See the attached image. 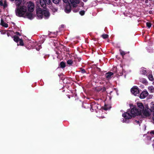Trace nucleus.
I'll use <instances>...</instances> for the list:
<instances>
[{
	"label": "nucleus",
	"instance_id": "obj_23",
	"mask_svg": "<svg viewBox=\"0 0 154 154\" xmlns=\"http://www.w3.org/2000/svg\"><path fill=\"white\" fill-rule=\"evenodd\" d=\"M146 25L149 28L151 27V24L149 22H147L146 23Z\"/></svg>",
	"mask_w": 154,
	"mask_h": 154
},
{
	"label": "nucleus",
	"instance_id": "obj_34",
	"mask_svg": "<svg viewBox=\"0 0 154 154\" xmlns=\"http://www.w3.org/2000/svg\"><path fill=\"white\" fill-rule=\"evenodd\" d=\"M81 5L82 6H83L84 5V3L82 2L81 3Z\"/></svg>",
	"mask_w": 154,
	"mask_h": 154
},
{
	"label": "nucleus",
	"instance_id": "obj_40",
	"mask_svg": "<svg viewBox=\"0 0 154 154\" xmlns=\"http://www.w3.org/2000/svg\"><path fill=\"white\" fill-rule=\"evenodd\" d=\"M84 71H85V70H83V72H84Z\"/></svg>",
	"mask_w": 154,
	"mask_h": 154
},
{
	"label": "nucleus",
	"instance_id": "obj_13",
	"mask_svg": "<svg viewBox=\"0 0 154 154\" xmlns=\"http://www.w3.org/2000/svg\"><path fill=\"white\" fill-rule=\"evenodd\" d=\"M1 24L5 27H7L8 26V24L5 22L2 19L1 20Z\"/></svg>",
	"mask_w": 154,
	"mask_h": 154
},
{
	"label": "nucleus",
	"instance_id": "obj_7",
	"mask_svg": "<svg viewBox=\"0 0 154 154\" xmlns=\"http://www.w3.org/2000/svg\"><path fill=\"white\" fill-rule=\"evenodd\" d=\"M137 105L139 109H138L139 111L141 112H142L143 111L145 110L146 108H148L147 107H146L144 108L143 104L141 103H137Z\"/></svg>",
	"mask_w": 154,
	"mask_h": 154
},
{
	"label": "nucleus",
	"instance_id": "obj_12",
	"mask_svg": "<svg viewBox=\"0 0 154 154\" xmlns=\"http://www.w3.org/2000/svg\"><path fill=\"white\" fill-rule=\"evenodd\" d=\"M113 73L112 72H109L106 73V77L108 79H110L112 75H113Z\"/></svg>",
	"mask_w": 154,
	"mask_h": 154
},
{
	"label": "nucleus",
	"instance_id": "obj_22",
	"mask_svg": "<svg viewBox=\"0 0 154 154\" xmlns=\"http://www.w3.org/2000/svg\"><path fill=\"white\" fill-rule=\"evenodd\" d=\"M102 38L104 39L106 38H108V35L107 34H103L102 35Z\"/></svg>",
	"mask_w": 154,
	"mask_h": 154
},
{
	"label": "nucleus",
	"instance_id": "obj_16",
	"mask_svg": "<svg viewBox=\"0 0 154 154\" xmlns=\"http://www.w3.org/2000/svg\"><path fill=\"white\" fill-rule=\"evenodd\" d=\"M148 90L151 92L153 93L154 92V88L152 86H150L148 87Z\"/></svg>",
	"mask_w": 154,
	"mask_h": 154
},
{
	"label": "nucleus",
	"instance_id": "obj_26",
	"mask_svg": "<svg viewBox=\"0 0 154 154\" xmlns=\"http://www.w3.org/2000/svg\"><path fill=\"white\" fill-rule=\"evenodd\" d=\"M120 53L122 55H124L125 54V52L123 51H120Z\"/></svg>",
	"mask_w": 154,
	"mask_h": 154
},
{
	"label": "nucleus",
	"instance_id": "obj_33",
	"mask_svg": "<svg viewBox=\"0 0 154 154\" xmlns=\"http://www.w3.org/2000/svg\"><path fill=\"white\" fill-rule=\"evenodd\" d=\"M153 117L152 118H153V120L154 121V112H153Z\"/></svg>",
	"mask_w": 154,
	"mask_h": 154
},
{
	"label": "nucleus",
	"instance_id": "obj_9",
	"mask_svg": "<svg viewBox=\"0 0 154 154\" xmlns=\"http://www.w3.org/2000/svg\"><path fill=\"white\" fill-rule=\"evenodd\" d=\"M148 95V93L147 91H143L140 95V98L141 99L145 98Z\"/></svg>",
	"mask_w": 154,
	"mask_h": 154
},
{
	"label": "nucleus",
	"instance_id": "obj_5",
	"mask_svg": "<svg viewBox=\"0 0 154 154\" xmlns=\"http://www.w3.org/2000/svg\"><path fill=\"white\" fill-rule=\"evenodd\" d=\"M40 4L41 6L44 8L46 6V4H50L51 2V0H39Z\"/></svg>",
	"mask_w": 154,
	"mask_h": 154
},
{
	"label": "nucleus",
	"instance_id": "obj_31",
	"mask_svg": "<svg viewBox=\"0 0 154 154\" xmlns=\"http://www.w3.org/2000/svg\"><path fill=\"white\" fill-rule=\"evenodd\" d=\"M79 10V9H78L77 10H76V11H75V10H73V11L75 12H77Z\"/></svg>",
	"mask_w": 154,
	"mask_h": 154
},
{
	"label": "nucleus",
	"instance_id": "obj_35",
	"mask_svg": "<svg viewBox=\"0 0 154 154\" xmlns=\"http://www.w3.org/2000/svg\"><path fill=\"white\" fill-rule=\"evenodd\" d=\"M84 2H86L87 0H83Z\"/></svg>",
	"mask_w": 154,
	"mask_h": 154
},
{
	"label": "nucleus",
	"instance_id": "obj_17",
	"mask_svg": "<svg viewBox=\"0 0 154 154\" xmlns=\"http://www.w3.org/2000/svg\"><path fill=\"white\" fill-rule=\"evenodd\" d=\"M19 39V38L17 36H15L14 37V40L16 42H18Z\"/></svg>",
	"mask_w": 154,
	"mask_h": 154
},
{
	"label": "nucleus",
	"instance_id": "obj_11",
	"mask_svg": "<svg viewBox=\"0 0 154 154\" xmlns=\"http://www.w3.org/2000/svg\"><path fill=\"white\" fill-rule=\"evenodd\" d=\"M71 6L69 5H67L65 9V11L67 13H69L71 11Z\"/></svg>",
	"mask_w": 154,
	"mask_h": 154
},
{
	"label": "nucleus",
	"instance_id": "obj_2",
	"mask_svg": "<svg viewBox=\"0 0 154 154\" xmlns=\"http://www.w3.org/2000/svg\"><path fill=\"white\" fill-rule=\"evenodd\" d=\"M151 110L148 108H146L142 112L139 111L138 109L135 107L132 108L130 111V113L133 116L140 115L143 118L149 116L150 115Z\"/></svg>",
	"mask_w": 154,
	"mask_h": 154
},
{
	"label": "nucleus",
	"instance_id": "obj_37",
	"mask_svg": "<svg viewBox=\"0 0 154 154\" xmlns=\"http://www.w3.org/2000/svg\"><path fill=\"white\" fill-rule=\"evenodd\" d=\"M152 84L154 85V82H153Z\"/></svg>",
	"mask_w": 154,
	"mask_h": 154
},
{
	"label": "nucleus",
	"instance_id": "obj_39",
	"mask_svg": "<svg viewBox=\"0 0 154 154\" xmlns=\"http://www.w3.org/2000/svg\"><path fill=\"white\" fill-rule=\"evenodd\" d=\"M153 147H154V144L153 145Z\"/></svg>",
	"mask_w": 154,
	"mask_h": 154
},
{
	"label": "nucleus",
	"instance_id": "obj_25",
	"mask_svg": "<svg viewBox=\"0 0 154 154\" xmlns=\"http://www.w3.org/2000/svg\"><path fill=\"white\" fill-rule=\"evenodd\" d=\"M41 48V46L40 45H38V48L37 47H36V49L37 50L39 51V49Z\"/></svg>",
	"mask_w": 154,
	"mask_h": 154
},
{
	"label": "nucleus",
	"instance_id": "obj_20",
	"mask_svg": "<svg viewBox=\"0 0 154 154\" xmlns=\"http://www.w3.org/2000/svg\"><path fill=\"white\" fill-rule=\"evenodd\" d=\"M60 65L61 67L63 68L65 67V63L63 62H62L60 63Z\"/></svg>",
	"mask_w": 154,
	"mask_h": 154
},
{
	"label": "nucleus",
	"instance_id": "obj_10",
	"mask_svg": "<svg viewBox=\"0 0 154 154\" xmlns=\"http://www.w3.org/2000/svg\"><path fill=\"white\" fill-rule=\"evenodd\" d=\"M0 5L3 6L4 8H6L7 6L6 1L5 0H0Z\"/></svg>",
	"mask_w": 154,
	"mask_h": 154
},
{
	"label": "nucleus",
	"instance_id": "obj_3",
	"mask_svg": "<svg viewBox=\"0 0 154 154\" xmlns=\"http://www.w3.org/2000/svg\"><path fill=\"white\" fill-rule=\"evenodd\" d=\"M37 15L39 19H41L44 17L45 19L48 18L49 16L48 11L46 9H42L38 8L37 10Z\"/></svg>",
	"mask_w": 154,
	"mask_h": 154
},
{
	"label": "nucleus",
	"instance_id": "obj_1",
	"mask_svg": "<svg viewBox=\"0 0 154 154\" xmlns=\"http://www.w3.org/2000/svg\"><path fill=\"white\" fill-rule=\"evenodd\" d=\"M15 3L17 7L16 10V15L19 17H22L32 20L34 17L32 12L34 10V4L31 2H22V0H16Z\"/></svg>",
	"mask_w": 154,
	"mask_h": 154
},
{
	"label": "nucleus",
	"instance_id": "obj_6",
	"mask_svg": "<svg viewBox=\"0 0 154 154\" xmlns=\"http://www.w3.org/2000/svg\"><path fill=\"white\" fill-rule=\"evenodd\" d=\"M131 93L135 96L138 94L139 93V90L138 88L136 86H134L131 88Z\"/></svg>",
	"mask_w": 154,
	"mask_h": 154
},
{
	"label": "nucleus",
	"instance_id": "obj_27",
	"mask_svg": "<svg viewBox=\"0 0 154 154\" xmlns=\"http://www.w3.org/2000/svg\"><path fill=\"white\" fill-rule=\"evenodd\" d=\"M146 73V70H143V72L142 73L143 74H145Z\"/></svg>",
	"mask_w": 154,
	"mask_h": 154
},
{
	"label": "nucleus",
	"instance_id": "obj_32",
	"mask_svg": "<svg viewBox=\"0 0 154 154\" xmlns=\"http://www.w3.org/2000/svg\"><path fill=\"white\" fill-rule=\"evenodd\" d=\"M16 34L17 35H20V33L18 32H17L16 33Z\"/></svg>",
	"mask_w": 154,
	"mask_h": 154
},
{
	"label": "nucleus",
	"instance_id": "obj_38",
	"mask_svg": "<svg viewBox=\"0 0 154 154\" xmlns=\"http://www.w3.org/2000/svg\"><path fill=\"white\" fill-rule=\"evenodd\" d=\"M123 122H125V121H124V119L123 120Z\"/></svg>",
	"mask_w": 154,
	"mask_h": 154
},
{
	"label": "nucleus",
	"instance_id": "obj_19",
	"mask_svg": "<svg viewBox=\"0 0 154 154\" xmlns=\"http://www.w3.org/2000/svg\"><path fill=\"white\" fill-rule=\"evenodd\" d=\"M67 63L69 65H71L73 63V61L71 60H69L67 61Z\"/></svg>",
	"mask_w": 154,
	"mask_h": 154
},
{
	"label": "nucleus",
	"instance_id": "obj_18",
	"mask_svg": "<svg viewBox=\"0 0 154 154\" xmlns=\"http://www.w3.org/2000/svg\"><path fill=\"white\" fill-rule=\"evenodd\" d=\"M110 108V107L109 106L105 105L104 107H103V109L105 110H107Z\"/></svg>",
	"mask_w": 154,
	"mask_h": 154
},
{
	"label": "nucleus",
	"instance_id": "obj_15",
	"mask_svg": "<svg viewBox=\"0 0 154 154\" xmlns=\"http://www.w3.org/2000/svg\"><path fill=\"white\" fill-rule=\"evenodd\" d=\"M148 78L149 80L151 81H153L154 80V78L152 74L151 73L149 74L148 75Z\"/></svg>",
	"mask_w": 154,
	"mask_h": 154
},
{
	"label": "nucleus",
	"instance_id": "obj_24",
	"mask_svg": "<svg viewBox=\"0 0 154 154\" xmlns=\"http://www.w3.org/2000/svg\"><path fill=\"white\" fill-rule=\"evenodd\" d=\"M85 11H81L80 12V14L81 15H83L85 14Z\"/></svg>",
	"mask_w": 154,
	"mask_h": 154
},
{
	"label": "nucleus",
	"instance_id": "obj_28",
	"mask_svg": "<svg viewBox=\"0 0 154 154\" xmlns=\"http://www.w3.org/2000/svg\"><path fill=\"white\" fill-rule=\"evenodd\" d=\"M145 3H148L149 2L148 0H144Z\"/></svg>",
	"mask_w": 154,
	"mask_h": 154
},
{
	"label": "nucleus",
	"instance_id": "obj_36",
	"mask_svg": "<svg viewBox=\"0 0 154 154\" xmlns=\"http://www.w3.org/2000/svg\"><path fill=\"white\" fill-rule=\"evenodd\" d=\"M11 0V1L13 2V1H14V0Z\"/></svg>",
	"mask_w": 154,
	"mask_h": 154
},
{
	"label": "nucleus",
	"instance_id": "obj_29",
	"mask_svg": "<svg viewBox=\"0 0 154 154\" xmlns=\"http://www.w3.org/2000/svg\"><path fill=\"white\" fill-rule=\"evenodd\" d=\"M151 134H154V131H152L150 132Z\"/></svg>",
	"mask_w": 154,
	"mask_h": 154
},
{
	"label": "nucleus",
	"instance_id": "obj_8",
	"mask_svg": "<svg viewBox=\"0 0 154 154\" xmlns=\"http://www.w3.org/2000/svg\"><path fill=\"white\" fill-rule=\"evenodd\" d=\"M122 116L126 119H130L132 117H133L131 115V114H130V112H125L123 114Z\"/></svg>",
	"mask_w": 154,
	"mask_h": 154
},
{
	"label": "nucleus",
	"instance_id": "obj_21",
	"mask_svg": "<svg viewBox=\"0 0 154 154\" xmlns=\"http://www.w3.org/2000/svg\"><path fill=\"white\" fill-rule=\"evenodd\" d=\"M19 41L20 45L22 46L23 45V41L21 39H20Z\"/></svg>",
	"mask_w": 154,
	"mask_h": 154
},
{
	"label": "nucleus",
	"instance_id": "obj_30",
	"mask_svg": "<svg viewBox=\"0 0 154 154\" xmlns=\"http://www.w3.org/2000/svg\"><path fill=\"white\" fill-rule=\"evenodd\" d=\"M135 122L136 123H137V124H139V121H137V120L135 121Z\"/></svg>",
	"mask_w": 154,
	"mask_h": 154
},
{
	"label": "nucleus",
	"instance_id": "obj_14",
	"mask_svg": "<svg viewBox=\"0 0 154 154\" xmlns=\"http://www.w3.org/2000/svg\"><path fill=\"white\" fill-rule=\"evenodd\" d=\"M53 2L56 4L60 2V0H52ZM63 2L65 3H67L68 1L67 0H63Z\"/></svg>",
	"mask_w": 154,
	"mask_h": 154
},
{
	"label": "nucleus",
	"instance_id": "obj_4",
	"mask_svg": "<svg viewBox=\"0 0 154 154\" xmlns=\"http://www.w3.org/2000/svg\"><path fill=\"white\" fill-rule=\"evenodd\" d=\"M68 1L67 3L71 4L72 6L74 7L77 6V5L79 3V0H67Z\"/></svg>",
	"mask_w": 154,
	"mask_h": 154
}]
</instances>
